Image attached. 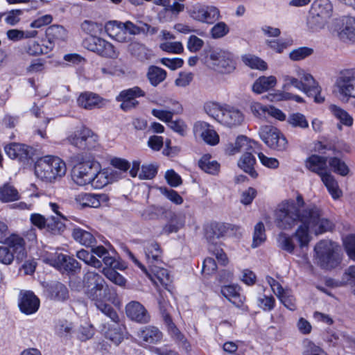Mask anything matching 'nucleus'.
Instances as JSON below:
<instances>
[{"instance_id":"nucleus-1","label":"nucleus","mask_w":355,"mask_h":355,"mask_svg":"<svg viewBox=\"0 0 355 355\" xmlns=\"http://www.w3.org/2000/svg\"><path fill=\"white\" fill-rule=\"evenodd\" d=\"M274 222L282 230H291L300 224L293 236L301 249L308 247L311 241L309 230L315 234H322L334 229V223L323 216L320 207L314 204L305 205L301 194L296 200L290 199L279 204L274 212Z\"/></svg>"},{"instance_id":"nucleus-2","label":"nucleus","mask_w":355,"mask_h":355,"mask_svg":"<svg viewBox=\"0 0 355 355\" xmlns=\"http://www.w3.org/2000/svg\"><path fill=\"white\" fill-rule=\"evenodd\" d=\"M72 179L79 186L92 184L96 187H102L108 183L105 173L98 172V164L89 161L74 166Z\"/></svg>"},{"instance_id":"nucleus-3","label":"nucleus","mask_w":355,"mask_h":355,"mask_svg":"<svg viewBox=\"0 0 355 355\" xmlns=\"http://www.w3.org/2000/svg\"><path fill=\"white\" fill-rule=\"evenodd\" d=\"M67 171L65 163L58 157L45 156L39 159L35 165L37 177L46 182H52L63 176Z\"/></svg>"},{"instance_id":"nucleus-4","label":"nucleus","mask_w":355,"mask_h":355,"mask_svg":"<svg viewBox=\"0 0 355 355\" xmlns=\"http://www.w3.org/2000/svg\"><path fill=\"white\" fill-rule=\"evenodd\" d=\"M83 288L86 297L94 304L105 300L109 293L108 286L98 273L87 271L83 277Z\"/></svg>"},{"instance_id":"nucleus-5","label":"nucleus","mask_w":355,"mask_h":355,"mask_svg":"<svg viewBox=\"0 0 355 355\" xmlns=\"http://www.w3.org/2000/svg\"><path fill=\"white\" fill-rule=\"evenodd\" d=\"M315 257L321 268L331 270L340 263L338 245L329 240H321L314 248Z\"/></svg>"},{"instance_id":"nucleus-6","label":"nucleus","mask_w":355,"mask_h":355,"mask_svg":"<svg viewBox=\"0 0 355 355\" xmlns=\"http://www.w3.org/2000/svg\"><path fill=\"white\" fill-rule=\"evenodd\" d=\"M7 245H0V263L10 265L14 258L19 261L26 256L24 240L18 235H11L6 239Z\"/></svg>"},{"instance_id":"nucleus-7","label":"nucleus","mask_w":355,"mask_h":355,"mask_svg":"<svg viewBox=\"0 0 355 355\" xmlns=\"http://www.w3.org/2000/svg\"><path fill=\"white\" fill-rule=\"evenodd\" d=\"M334 87L342 102L355 100V67L341 70L336 76Z\"/></svg>"},{"instance_id":"nucleus-8","label":"nucleus","mask_w":355,"mask_h":355,"mask_svg":"<svg viewBox=\"0 0 355 355\" xmlns=\"http://www.w3.org/2000/svg\"><path fill=\"white\" fill-rule=\"evenodd\" d=\"M333 6L329 0H315L311 8L307 24L312 30L322 28L331 17Z\"/></svg>"},{"instance_id":"nucleus-9","label":"nucleus","mask_w":355,"mask_h":355,"mask_svg":"<svg viewBox=\"0 0 355 355\" xmlns=\"http://www.w3.org/2000/svg\"><path fill=\"white\" fill-rule=\"evenodd\" d=\"M67 141L72 146L83 150H94L99 146L98 135L85 127L69 135Z\"/></svg>"},{"instance_id":"nucleus-10","label":"nucleus","mask_w":355,"mask_h":355,"mask_svg":"<svg viewBox=\"0 0 355 355\" xmlns=\"http://www.w3.org/2000/svg\"><path fill=\"white\" fill-rule=\"evenodd\" d=\"M259 135L261 139L271 149L284 151L288 147V141L284 135L272 125H263Z\"/></svg>"},{"instance_id":"nucleus-11","label":"nucleus","mask_w":355,"mask_h":355,"mask_svg":"<svg viewBox=\"0 0 355 355\" xmlns=\"http://www.w3.org/2000/svg\"><path fill=\"white\" fill-rule=\"evenodd\" d=\"M189 16L195 21L214 24L220 17V10L214 6L197 3L187 10Z\"/></svg>"},{"instance_id":"nucleus-12","label":"nucleus","mask_w":355,"mask_h":355,"mask_svg":"<svg viewBox=\"0 0 355 355\" xmlns=\"http://www.w3.org/2000/svg\"><path fill=\"white\" fill-rule=\"evenodd\" d=\"M83 46L102 57L115 59L119 56V52L115 47L101 37L89 36L83 41Z\"/></svg>"},{"instance_id":"nucleus-13","label":"nucleus","mask_w":355,"mask_h":355,"mask_svg":"<svg viewBox=\"0 0 355 355\" xmlns=\"http://www.w3.org/2000/svg\"><path fill=\"white\" fill-rule=\"evenodd\" d=\"M209 58L214 69L221 73H230L236 69V61L228 51L216 49L211 51Z\"/></svg>"},{"instance_id":"nucleus-14","label":"nucleus","mask_w":355,"mask_h":355,"mask_svg":"<svg viewBox=\"0 0 355 355\" xmlns=\"http://www.w3.org/2000/svg\"><path fill=\"white\" fill-rule=\"evenodd\" d=\"M159 306L160 313L163 318V320L167 327L168 334L171 338L175 340L180 345H182L184 347H187V342L184 336L180 331L176 327L175 324L173 322L172 319L168 313V308L170 306L164 300H159Z\"/></svg>"},{"instance_id":"nucleus-15","label":"nucleus","mask_w":355,"mask_h":355,"mask_svg":"<svg viewBox=\"0 0 355 355\" xmlns=\"http://www.w3.org/2000/svg\"><path fill=\"white\" fill-rule=\"evenodd\" d=\"M44 261L58 269H63L69 272H76L81 268L80 264L74 258L61 253H55Z\"/></svg>"},{"instance_id":"nucleus-16","label":"nucleus","mask_w":355,"mask_h":355,"mask_svg":"<svg viewBox=\"0 0 355 355\" xmlns=\"http://www.w3.org/2000/svg\"><path fill=\"white\" fill-rule=\"evenodd\" d=\"M297 75L301 78L300 80L303 82V85H304L303 92L308 96H313L315 102L318 103L324 102V97L322 96L320 94L321 88L313 77L302 69L297 71Z\"/></svg>"},{"instance_id":"nucleus-17","label":"nucleus","mask_w":355,"mask_h":355,"mask_svg":"<svg viewBox=\"0 0 355 355\" xmlns=\"http://www.w3.org/2000/svg\"><path fill=\"white\" fill-rule=\"evenodd\" d=\"M4 150L11 159H17L20 162H26L33 155V148L17 143H11L5 146Z\"/></svg>"},{"instance_id":"nucleus-18","label":"nucleus","mask_w":355,"mask_h":355,"mask_svg":"<svg viewBox=\"0 0 355 355\" xmlns=\"http://www.w3.org/2000/svg\"><path fill=\"white\" fill-rule=\"evenodd\" d=\"M127 316L132 320L139 323H147L150 316L144 306L138 302L132 301L125 306Z\"/></svg>"},{"instance_id":"nucleus-19","label":"nucleus","mask_w":355,"mask_h":355,"mask_svg":"<svg viewBox=\"0 0 355 355\" xmlns=\"http://www.w3.org/2000/svg\"><path fill=\"white\" fill-rule=\"evenodd\" d=\"M244 121L243 114L239 110L230 106H225L223 108L220 123L230 127L240 125Z\"/></svg>"},{"instance_id":"nucleus-20","label":"nucleus","mask_w":355,"mask_h":355,"mask_svg":"<svg viewBox=\"0 0 355 355\" xmlns=\"http://www.w3.org/2000/svg\"><path fill=\"white\" fill-rule=\"evenodd\" d=\"M194 132L208 144L216 145L219 141V137L211 125L204 121H198L194 125Z\"/></svg>"},{"instance_id":"nucleus-21","label":"nucleus","mask_w":355,"mask_h":355,"mask_svg":"<svg viewBox=\"0 0 355 355\" xmlns=\"http://www.w3.org/2000/svg\"><path fill=\"white\" fill-rule=\"evenodd\" d=\"M257 145V141L250 140L247 137L241 135L236 138L234 144H230L227 146L225 151L229 155H233L241 151L249 152Z\"/></svg>"},{"instance_id":"nucleus-22","label":"nucleus","mask_w":355,"mask_h":355,"mask_svg":"<svg viewBox=\"0 0 355 355\" xmlns=\"http://www.w3.org/2000/svg\"><path fill=\"white\" fill-rule=\"evenodd\" d=\"M327 161L329 162V159L327 157L312 155L306 159L305 166L309 171L318 174L321 178L323 175L328 173Z\"/></svg>"},{"instance_id":"nucleus-23","label":"nucleus","mask_w":355,"mask_h":355,"mask_svg":"<svg viewBox=\"0 0 355 355\" xmlns=\"http://www.w3.org/2000/svg\"><path fill=\"white\" fill-rule=\"evenodd\" d=\"M144 251L148 268L153 267L155 264L162 263V251L157 242H146L144 245Z\"/></svg>"},{"instance_id":"nucleus-24","label":"nucleus","mask_w":355,"mask_h":355,"mask_svg":"<svg viewBox=\"0 0 355 355\" xmlns=\"http://www.w3.org/2000/svg\"><path fill=\"white\" fill-rule=\"evenodd\" d=\"M39 299L30 291H26L22 294L19 306L21 312L26 314H32L39 308Z\"/></svg>"},{"instance_id":"nucleus-25","label":"nucleus","mask_w":355,"mask_h":355,"mask_svg":"<svg viewBox=\"0 0 355 355\" xmlns=\"http://www.w3.org/2000/svg\"><path fill=\"white\" fill-rule=\"evenodd\" d=\"M137 336L142 341L150 344H155L160 342L163 337V334L159 329L154 326H147L141 328L138 330Z\"/></svg>"},{"instance_id":"nucleus-26","label":"nucleus","mask_w":355,"mask_h":355,"mask_svg":"<svg viewBox=\"0 0 355 355\" xmlns=\"http://www.w3.org/2000/svg\"><path fill=\"white\" fill-rule=\"evenodd\" d=\"M101 101L100 96L89 92L81 93L77 99L78 106L86 110L99 107Z\"/></svg>"},{"instance_id":"nucleus-27","label":"nucleus","mask_w":355,"mask_h":355,"mask_svg":"<svg viewBox=\"0 0 355 355\" xmlns=\"http://www.w3.org/2000/svg\"><path fill=\"white\" fill-rule=\"evenodd\" d=\"M229 230L228 225L220 223H214L205 230V237L209 244H215V239H220L226 235Z\"/></svg>"},{"instance_id":"nucleus-28","label":"nucleus","mask_w":355,"mask_h":355,"mask_svg":"<svg viewBox=\"0 0 355 355\" xmlns=\"http://www.w3.org/2000/svg\"><path fill=\"white\" fill-rule=\"evenodd\" d=\"M255 164L256 159L252 155V150L243 153L238 161L239 167L253 178L258 176L257 172L254 168Z\"/></svg>"},{"instance_id":"nucleus-29","label":"nucleus","mask_w":355,"mask_h":355,"mask_svg":"<svg viewBox=\"0 0 355 355\" xmlns=\"http://www.w3.org/2000/svg\"><path fill=\"white\" fill-rule=\"evenodd\" d=\"M46 37L50 46L53 47V43L64 41L67 37V32L63 26L52 25L46 30Z\"/></svg>"},{"instance_id":"nucleus-30","label":"nucleus","mask_w":355,"mask_h":355,"mask_svg":"<svg viewBox=\"0 0 355 355\" xmlns=\"http://www.w3.org/2000/svg\"><path fill=\"white\" fill-rule=\"evenodd\" d=\"M340 40L355 42V18L345 17L343 20V28L338 32Z\"/></svg>"},{"instance_id":"nucleus-31","label":"nucleus","mask_w":355,"mask_h":355,"mask_svg":"<svg viewBox=\"0 0 355 355\" xmlns=\"http://www.w3.org/2000/svg\"><path fill=\"white\" fill-rule=\"evenodd\" d=\"M72 236L75 241L87 248L94 247L96 245V239L94 235L81 228H74L72 232Z\"/></svg>"},{"instance_id":"nucleus-32","label":"nucleus","mask_w":355,"mask_h":355,"mask_svg":"<svg viewBox=\"0 0 355 355\" xmlns=\"http://www.w3.org/2000/svg\"><path fill=\"white\" fill-rule=\"evenodd\" d=\"M220 292L235 306L239 307L243 304L244 298L239 293V287L234 285L225 286L221 288Z\"/></svg>"},{"instance_id":"nucleus-33","label":"nucleus","mask_w":355,"mask_h":355,"mask_svg":"<svg viewBox=\"0 0 355 355\" xmlns=\"http://www.w3.org/2000/svg\"><path fill=\"white\" fill-rule=\"evenodd\" d=\"M276 84L277 79L275 76H261L252 85V90L257 94H261L273 88Z\"/></svg>"},{"instance_id":"nucleus-34","label":"nucleus","mask_w":355,"mask_h":355,"mask_svg":"<svg viewBox=\"0 0 355 355\" xmlns=\"http://www.w3.org/2000/svg\"><path fill=\"white\" fill-rule=\"evenodd\" d=\"M146 76L151 85L157 87L166 79V72L159 67L152 65L148 67Z\"/></svg>"},{"instance_id":"nucleus-35","label":"nucleus","mask_w":355,"mask_h":355,"mask_svg":"<svg viewBox=\"0 0 355 355\" xmlns=\"http://www.w3.org/2000/svg\"><path fill=\"white\" fill-rule=\"evenodd\" d=\"M20 198L18 191L14 186L6 183L0 187V201L2 202H10L18 200Z\"/></svg>"},{"instance_id":"nucleus-36","label":"nucleus","mask_w":355,"mask_h":355,"mask_svg":"<svg viewBox=\"0 0 355 355\" xmlns=\"http://www.w3.org/2000/svg\"><path fill=\"white\" fill-rule=\"evenodd\" d=\"M51 298L56 301H64L69 297L67 288L60 282L51 284L49 289Z\"/></svg>"},{"instance_id":"nucleus-37","label":"nucleus","mask_w":355,"mask_h":355,"mask_svg":"<svg viewBox=\"0 0 355 355\" xmlns=\"http://www.w3.org/2000/svg\"><path fill=\"white\" fill-rule=\"evenodd\" d=\"M321 180L324 184L326 186L332 198L334 199L339 198L342 194V191L339 189L338 182L334 176L331 173H327L321 177Z\"/></svg>"},{"instance_id":"nucleus-38","label":"nucleus","mask_w":355,"mask_h":355,"mask_svg":"<svg viewBox=\"0 0 355 355\" xmlns=\"http://www.w3.org/2000/svg\"><path fill=\"white\" fill-rule=\"evenodd\" d=\"M293 238H295L293 234L292 236H289L284 232H280L277 236L278 248L290 254H293L295 245L293 241Z\"/></svg>"},{"instance_id":"nucleus-39","label":"nucleus","mask_w":355,"mask_h":355,"mask_svg":"<svg viewBox=\"0 0 355 355\" xmlns=\"http://www.w3.org/2000/svg\"><path fill=\"white\" fill-rule=\"evenodd\" d=\"M129 52L139 60H147L150 57V51L147 47L138 42H131L128 46Z\"/></svg>"},{"instance_id":"nucleus-40","label":"nucleus","mask_w":355,"mask_h":355,"mask_svg":"<svg viewBox=\"0 0 355 355\" xmlns=\"http://www.w3.org/2000/svg\"><path fill=\"white\" fill-rule=\"evenodd\" d=\"M329 110L333 115L338 119L342 124L346 126L352 125L354 121L353 118L347 111L336 105H331Z\"/></svg>"},{"instance_id":"nucleus-41","label":"nucleus","mask_w":355,"mask_h":355,"mask_svg":"<svg viewBox=\"0 0 355 355\" xmlns=\"http://www.w3.org/2000/svg\"><path fill=\"white\" fill-rule=\"evenodd\" d=\"M63 220L62 217L51 216L47 218L46 227L53 234H60L65 228Z\"/></svg>"},{"instance_id":"nucleus-42","label":"nucleus","mask_w":355,"mask_h":355,"mask_svg":"<svg viewBox=\"0 0 355 355\" xmlns=\"http://www.w3.org/2000/svg\"><path fill=\"white\" fill-rule=\"evenodd\" d=\"M75 200L81 207H89L97 208L98 205V202L97 203L95 194L93 193H79L76 196Z\"/></svg>"},{"instance_id":"nucleus-43","label":"nucleus","mask_w":355,"mask_h":355,"mask_svg":"<svg viewBox=\"0 0 355 355\" xmlns=\"http://www.w3.org/2000/svg\"><path fill=\"white\" fill-rule=\"evenodd\" d=\"M199 167L205 172L209 174H216L219 170V164L214 161L211 160L209 155H204L198 162Z\"/></svg>"},{"instance_id":"nucleus-44","label":"nucleus","mask_w":355,"mask_h":355,"mask_svg":"<svg viewBox=\"0 0 355 355\" xmlns=\"http://www.w3.org/2000/svg\"><path fill=\"white\" fill-rule=\"evenodd\" d=\"M243 63L251 69L266 70L267 64L261 58L250 54L244 55L241 58Z\"/></svg>"},{"instance_id":"nucleus-45","label":"nucleus","mask_w":355,"mask_h":355,"mask_svg":"<svg viewBox=\"0 0 355 355\" xmlns=\"http://www.w3.org/2000/svg\"><path fill=\"white\" fill-rule=\"evenodd\" d=\"M76 257L80 260L84 261L86 264L94 268H101L102 267V262L87 250L84 249L78 250L76 252Z\"/></svg>"},{"instance_id":"nucleus-46","label":"nucleus","mask_w":355,"mask_h":355,"mask_svg":"<svg viewBox=\"0 0 355 355\" xmlns=\"http://www.w3.org/2000/svg\"><path fill=\"white\" fill-rule=\"evenodd\" d=\"M148 268L149 271L155 276L162 285L167 286L169 284L170 277L168 270L163 268L162 264H155Z\"/></svg>"},{"instance_id":"nucleus-47","label":"nucleus","mask_w":355,"mask_h":355,"mask_svg":"<svg viewBox=\"0 0 355 355\" xmlns=\"http://www.w3.org/2000/svg\"><path fill=\"white\" fill-rule=\"evenodd\" d=\"M145 92L139 87H134L120 92L116 99H125L131 101H137L136 98L144 96Z\"/></svg>"},{"instance_id":"nucleus-48","label":"nucleus","mask_w":355,"mask_h":355,"mask_svg":"<svg viewBox=\"0 0 355 355\" xmlns=\"http://www.w3.org/2000/svg\"><path fill=\"white\" fill-rule=\"evenodd\" d=\"M329 164L334 173L342 176H346L349 172V168L345 162L338 157H330L329 159Z\"/></svg>"},{"instance_id":"nucleus-49","label":"nucleus","mask_w":355,"mask_h":355,"mask_svg":"<svg viewBox=\"0 0 355 355\" xmlns=\"http://www.w3.org/2000/svg\"><path fill=\"white\" fill-rule=\"evenodd\" d=\"M287 123L293 128L305 129L309 127L305 116L299 112L291 114L287 119Z\"/></svg>"},{"instance_id":"nucleus-50","label":"nucleus","mask_w":355,"mask_h":355,"mask_svg":"<svg viewBox=\"0 0 355 355\" xmlns=\"http://www.w3.org/2000/svg\"><path fill=\"white\" fill-rule=\"evenodd\" d=\"M184 220L181 218L173 214L169 222L164 226L162 233L169 234L177 232L184 226Z\"/></svg>"},{"instance_id":"nucleus-51","label":"nucleus","mask_w":355,"mask_h":355,"mask_svg":"<svg viewBox=\"0 0 355 355\" xmlns=\"http://www.w3.org/2000/svg\"><path fill=\"white\" fill-rule=\"evenodd\" d=\"M96 307L101 311L105 315L110 318L111 321L118 323L119 321V315L116 311L112 308V306L105 302V300H101L94 304Z\"/></svg>"},{"instance_id":"nucleus-52","label":"nucleus","mask_w":355,"mask_h":355,"mask_svg":"<svg viewBox=\"0 0 355 355\" xmlns=\"http://www.w3.org/2000/svg\"><path fill=\"white\" fill-rule=\"evenodd\" d=\"M266 239L264 225L262 222H259L254 226L252 247L257 248L266 241Z\"/></svg>"},{"instance_id":"nucleus-53","label":"nucleus","mask_w":355,"mask_h":355,"mask_svg":"<svg viewBox=\"0 0 355 355\" xmlns=\"http://www.w3.org/2000/svg\"><path fill=\"white\" fill-rule=\"evenodd\" d=\"M223 108L218 103L212 101L207 102L204 105L205 112L219 122Z\"/></svg>"},{"instance_id":"nucleus-54","label":"nucleus","mask_w":355,"mask_h":355,"mask_svg":"<svg viewBox=\"0 0 355 355\" xmlns=\"http://www.w3.org/2000/svg\"><path fill=\"white\" fill-rule=\"evenodd\" d=\"M182 110V108L181 107L177 111L153 109L151 113L155 117L168 123V122L173 119V115L180 113Z\"/></svg>"},{"instance_id":"nucleus-55","label":"nucleus","mask_w":355,"mask_h":355,"mask_svg":"<svg viewBox=\"0 0 355 355\" xmlns=\"http://www.w3.org/2000/svg\"><path fill=\"white\" fill-rule=\"evenodd\" d=\"M230 31L228 26L223 21L216 24L210 30V34L214 39L225 37Z\"/></svg>"},{"instance_id":"nucleus-56","label":"nucleus","mask_w":355,"mask_h":355,"mask_svg":"<svg viewBox=\"0 0 355 355\" xmlns=\"http://www.w3.org/2000/svg\"><path fill=\"white\" fill-rule=\"evenodd\" d=\"M102 272L103 274L114 284L120 286H125L126 282L125 278L115 270L103 269Z\"/></svg>"},{"instance_id":"nucleus-57","label":"nucleus","mask_w":355,"mask_h":355,"mask_svg":"<svg viewBox=\"0 0 355 355\" xmlns=\"http://www.w3.org/2000/svg\"><path fill=\"white\" fill-rule=\"evenodd\" d=\"M51 49V46L46 45L42 47L38 42L32 41L28 45L27 52L31 55H37L40 54L47 53Z\"/></svg>"},{"instance_id":"nucleus-58","label":"nucleus","mask_w":355,"mask_h":355,"mask_svg":"<svg viewBox=\"0 0 355 355\" xmlns=\"http://www.w3.org/2000/svg\"><path fill=\"white\" fill-rule=\"evenodd\" d=\"M282 79L284 83L282 86V89L284 91L288 90L291 86H293L296 89L303 92L304 85H303V82L302 80H300L297 78L290 76L288 75H283Z\"/></svg>"},{"instance_id":"nucleus-59","label":"nucleus","mask_w":355,"mask_h":355,"mask_svg":"<svg viewBox=\"0 0 355 355\" xmlns=\"http://www.w3.org/2000/svg\"><path fill=\"white\" fill-rule=\"evenodd\" d=\"M313 52V50L309 47H300L296 49L293 50L290 54L289 57L292 60L297 61L300 60H303L306 57L311 55Z\"/></svg>"},{"instance_id":"nucleus-60","label":"nucleus","mask_w":355,"mask_h":355,"mask_svg":"<svg viewBox=\"0 0 355 355\" xmlns=\"http://www.w3.org/2000/svg\"><path fill=\"white\" fill-rule=\"evenodd\" d=\"M303 355H327L320 347L310 340L304 342Z\"/></svg>"},{"instance_id":"nucleus-61","label":"nucleus","mask_w":355,"mask_h":355,"mask_svg":"<svg viewBox=\"0 0 355 355\" xmlns=\"http://www.w3.org/2000/svg\"><path fill=\"white\" fill-rule=\"evenodd\" d=\"M82 30L86 33L94 36L101 31L102 25L89 20L84 21L81 24Z\"/></svg>"},{"instance_id":"nucleus-62","label":"nucleus","mask_w":355,"mask_h":355,"mask_svg":"<svg viewBox=\"0 0 355 355\" xmlns=\"http://www.w3.org/2000/svg\"><path fill=\"white\" fill-rule=\"evenodd\" d=\"M159 47L162 51L172 53H180L184 50L182 44L180 42H166L162 43Z\"/></svg>"},{"instance_id":"nucleus-63","label":"nucleus","mask_w":355,"mask_h":355,"mask_svg":"<svg viewBox=\"0 0 355 355\" xmlns=\"http://www.w3.org/2000/svg\"><path fill=\"white\" fill-rule=\"evenodd\" d=\"M157 173V166L154 164L143 165L141 172L139 173L140 179H153Z\"/></svg>"},{"instance_id":"nucleus-64","label":"nucleus","mask_w":355,"mask_h":355,"mask_svg":"<svg viewBox=\"0 0 355 355\" xmlns=\"http://www.w3.org/2000/svg\"><path fill=\"white\" fill-rule=\"evenodd\" d=\"M345 248L349 257L355 261V235H349L344 240Z\"/></svg>"}]
</instances>
